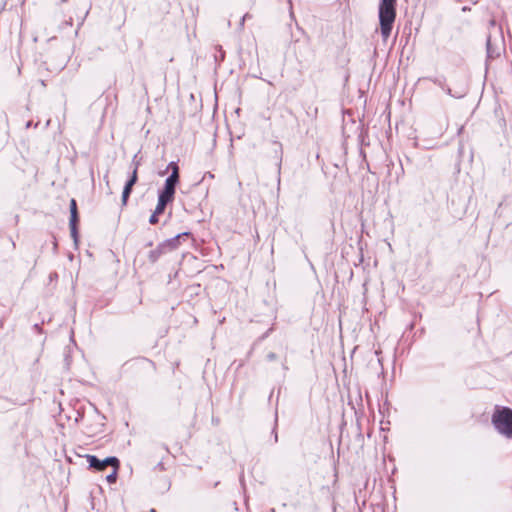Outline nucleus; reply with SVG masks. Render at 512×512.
Returning <instances> with one entry per match:
<instances>
[{
    "instance_id": "obj_19",
    "label": "nucleus",
    "mask_w": 512,
    "mask_h": 512,
    "mask_svg": "<svg viewBox=\"0 0 512 512\" xmlns=\"http://www.w3.org/2000/svg\"><path fill=\"white\" fill-rule=\"evenodd\" d=\"M277 359V355L274 352H270L267 354V360L268 361H274Z\"/></svg>"
},
{
    "instance_id": "obj_3",
    "label": "nucleus",
    "mask_w": 512,
    "mask_h": 512,
    "mask_svg": "<svg viewBox=\"0 0 512 512\" xmlns=\"http://www.w3.org/2000/svg\"><path fill=\"white\" fill-rule=\"evenodd\" d=\"M189 236V232H183L159 243L155 249H152L148 253L149 262L152 264L156 263L162 255L166 254L168 251L176 249L181 239L188 238Z\"/></svg>"
},
{
    "instance_id": "obj_18",
    "label": "nucleus",
    "mask_w": 512,
    "mask_h": 512,
    "mask_svg": "<svg viewBox=\"0 0 512 512\" xmlns=\"http://www.w3.org/2000/svg\"><path fill=\"white\" fill-rule=\"evenodd\" d=\"M276 426H277V417L275 418V425H274V428H273V431H272V433L274 434V442L275 443L278 442V434L276 432Z\"/></svg>"
},
{
    "instance_id": "obj_6",
    "label": "nucleus",
    "mask_w": 512,
    "mask_h": 512,
    "mask_svg": "<svg viewBox=\"0 0 512 512\" xmlns=\"http://www.w3.org/2000/svg\"><path fill=\"white\" fill-rule=\"evenodd\" d=\"M178 183L179 179H176L175 176H168L165 180L164 187L159 191L158 196L173 201Z\"/></svg>"
},
{
    "instance_id": "obj_10",
    "label": "nucleus",
    "mask_w": 512,
    "mask_h": 512,
    "mask_svg": "<svg viewBox=\"0 0 512 512\" xmlns=\"http://www.w3.org/2000/svg\"><path fill=\"white\" fill-rule=\"evenodd\" d=\"M119 468L120 465H115L112 467V472L106 476V480L108 483L112 484L116 482Z\"/></svg>"
},
{
    "instance_id": "obj_20",
    "label": "nucleus",
    "mask_w": 512,
    "mask_h": 512,
    "mask_svg": "<svg viewBox=\"0 0 512 512\" xmlns=\"http://www.w3.org/2000/svg\"><path fill=\"white\" fill-rule=\"evenodd\" d=\"M33 328H34L36 331H38V332H40V331H41L40 324H37V323H36V324H34Z\"/></svg>"
},
{
    "instance_id": "obj_23",
    "label": "nucleus",
    "mask_w": 512,
    "mask_h": 512,
    "mask_svg": "<svg viewBox=\"0 0 512 512\" xmlns=\"http://www.w3.org/2000/svg\"><path fill=\"white\" fill-rule=\"evenodd\" d=\"M31 126V122L29 121L27 124H26V127L29 128Z\"/></svg>"
},
{
    "instance_id": "obj_21",
    "label": "nucleus",
    "mask_w": 512,
    "mask_h": 512,
    "mask_svg": "<svg viewBox=\"0 0 512 512\" xmlns=\"http://www.w3.org/2000/svg\"><path fill=\"white\" fill-rule=\"evenodd\" d=\"M134 185L135 184L130 183V182L127 181L124 187H128V188L132 189Z\"/></svg>"
},
{
    "instance_id": "obj_1",
    "label": "nucleus",
    "mask_w": 512,
    "mask_h": 512,
    "mask_svg": "<svg viewBox=\"0 0 512 512\" xmlns=\"http://www.w3.org/2000/svg\"><path fill=\"white\" fill-rule=\"evenodd\" d=\"M396 0H381L379 4V22L381 35L387 40L396 18Z\"/></svg>"
},
{
    "instance_id": "obj_17",
    "label": "nucleus",
    "mask_w": 512,
    "mask_h": 512,
    "mask_svg": "<svg viewBox=\"0 0 512 512\" xmlns=\"http://www.w3.org/2000/svg\"><path fill=\"white\" fill-rule=\"evenodd\" d=\"M149 223L152 225L157 224L158 223V214H155V212H153L149 218Z\"/></svg>"
},
{
    "instance_id": "obj_2",
    "label": "nucleus",
    "mask_w": 512,
    "mask_h": 512,
    "mask_svg": "<svg viewBox=\"0 0 512 512\" xmlns=\"http://www.w3.org/2000/svg\"><path fill=\"white\" fill-rule=\"evenodd\" d=\"M495 430L507 439H512V409L505 406H496L491 417Z\"/></svg>"
},
{
    "instance_id": "obj_4",
    "label": "nucleus",
    "mask_w": 512,
    "mask_h": 512,
    "mask_svg": "<svg viewBox=\"0 0 512 512\" xmlns=\"http://www.w3.org/2000/svg\"><path fill=\"white\" fill-rule=\"evenodd\" d=\"M87 462L89 467L96 471H104L107 466H117L120 465V461L115 456L106 457L105 459H99L95 455H86Z\"/></svg>"
},
{
    "instance_id": "obj_13",
    "label": "nucleus",
    "mask_w": 512,
    "mask_h": 512,
    "mask_svg": "<svg viewBox=\"0 0 512 512\" xmlns=\"http://www.w3.org/2000/svg\"><path fill=\"white\" fill-rule=\"evenodd\" d=\"M131 192H132V189H130L128 187H124L123 192H122V203H123V205H126L127 200L129 198Z\"/></svg>"
},
{
    "instance_id": "obj_14",
    "label": "nucleus",
    "mask_w": 512,
    "mask_h": 512,
    "mask_svg": "<svg viewBox=\"0 0 512 512\" xmlns=\"http://www.w3.org/2000/svg\"><path fill=\"white\" fill-rule=\"evenodd\" d=\"M70 227V234L73 238L74 242H78V227L77 226H69Z\"/></svg>"
},
{
    "instance_id": "obj_16",
    "label": "nucleus",
    "mask_w": 512,
    "mask_h": 512,
    "mask_svg": "<svg viewBox=\"0 0 512 512\" xmlns=\"http://www.w3.org/2000/svg\"><path fill=\"white\" fill-rule=\"evenodd\" d=\"M74 212H78L77 203H76L75 199H71L70 200V214H72Z\"/></svg>"
},
{
    "instance_id": "obj_9",
    "label": "nucleus",
    "mask_w": 512,
    "mask_h": 512,
    "mask_svg": "<svg viewBox=\"0 0 512 512\" xmlns=\"http://www.w3.org/2000/svg\"><path fill=\"white\" fill-rule=\"evenodd\" d=\"M167 170H171V174L169 176H175L176 179L180 180L179 166L176 162L171 161L167 166Z\"/></svg>"
},
{
    "instance_id": "obj_11",
    "label": "nucleus",
    "mask_w": 512,
    "mask_h": 512,
    "mask_svg": "<svg viewBox=\"0 0 512 512\" xmlns=\"http://www.w3.org/2000/svg\"><path fill=\"white\" fill-rule=\"evenodd\" d=\"M275 144L277 145V149L275 150V154L278 158L277 168H278V172L280 173L283 150H282V145L280 143L276 142Z\"/></svg>"
},
{
    "instance_id": "obj_7",
    "label": "nucleus",
    "mask_w": 512,
    "mask_h": 512,
    "mask_svg": "<svg viewBox=\"0 0 512 512\" xmlns=\"http://www.w3.org/2000/svg\"><path fill=\"white\" fill-rule=\"evenodd\" d=\"M486 49L488 59H495L500 56V49L493 47L490 36L487 38L486 41Z\"/></svg>"
},
{
    "instance_id": "obj_8",
    "label": "nucleus",
    "mask_w": 512,
    "mask_h": 512,
    "mask_svg": "<svg viewBox=\"0 0 512 512\" xmlns=\"http://www.w3.org/2000/svg\"><path fill=\"white\" fill-rule=\"evenodd\" d=\"M170 202H171L170 200L158 196V202H157L156 208L154 210L155 214H158V215L162 214L165 211L167 204Z\"/></svg>"
},
{
    "instance_id": "obj_15",
    "label": "nucleus",
    "mask_w": 512,
    "mask_h": 512,
    "mask_svg": "<svg viewBox=\"0 0 512 512\" xmlns=\"http://www.w3.org/2000/svg\"><path fill=\"white\" fill-rule=\"evenodd\" d=\"M137 169H138V164L135 165V168H134V170L132 172V175L129 178L128 182L133 183V184H135L137 182V179H138V177H137Z\"/></svg>"
},
{
    "instance_id": "obj_25",
    "label": "nucleus",
    "mask_w": 512,
    "mask_h": 512,
    "mask_svg": "<svg viewBox=\"0 0 512 512\" xmlns=\"http://www.w3.org/2000/svg\"><path fill=\"white\" fill-rule=\"evenodd\" d=\"M149 512H156V510L155 509H151Z\"/></svg>"
},
{
    "instance_id": "obj_12",
    "label": "nucleus",
    "mask_w": 512,
    "mask_h": 512,
    "mask_svg": "<svg viewBox=\"0 0 512 512\" xmlns=\"http://www.w3.org/2000/svg\"><path fill=\"white\" fill-rule=\"evenodd\" d=\"M78 222H79L78 212H74V213L70 214L69 226H78Z\"/></svg>"
},
{
    "instance_id": "obj_24",
    "label": "nucleus",
    "mask_w": 512,
    "mask_h": 512,
    "mask_svg": "<svg viewBox=\"0 0 512 512\" xmlns=\"http://www.w3.org/2000/svg\"><path fill=\"white\" fill-rule=\"evenodd\" d=\"M241 484L243 485V476L240 478Z\"/></svg>"
},
{
    "instance_id": "obj_22",
    "label": "nucleus",
    "mask_w": 512,
    "mask_h": 512,
    "mask_svg": "<svg viewBox=\"0 0 512 512\" xmlns=\"http://www.w3.org/2000/svg\"><path fill=\"white\" fill-rule=\"evenodd\" d=\"M246 16H247V15H245V16H243V17H242L241 25H243V24H244V21H245Z\"/></svg>"
},
{
    "instance_id": "obj_5",
    "label": "nucleus",
    "mask_w": 512,
    "mask_h": 512,
    "mask_svg": "<svg viewBox=\"0 0 512 512\" xmlns=\"http://www.w3.org/2000/svg\"><path fill=\"white\" fill-rule=\"evenodd\" d=\"M427 80L433 82L435 85L440 87L446 94L453 98H462L466 95V88L462 87L456 90L451 89L446 84V78L444 76L427 77Z\"/></svg>"
}]
</instances>
